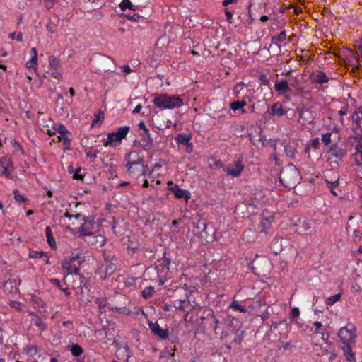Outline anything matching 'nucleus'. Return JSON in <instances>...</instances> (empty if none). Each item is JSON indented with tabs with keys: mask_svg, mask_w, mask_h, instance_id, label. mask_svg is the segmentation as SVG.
Wrapping results in <instances>:
<instances>
[{
	"mask_svg": "<svg viewBox=\"0 0 362 362\" xmlns=\"http://www.w3.org/2000/svg\"><path fill=\"white\" fill-rule=\"evenodd\" d=\"M127 172L132 178L138 179L146 174V165L144 158L139 155L136 151H131L124 157Z\"/></svg>",
	"mask_w": 362,
	"mask_h": 362,
	"instance_id": "nucleus-1",
	"label": "nucleus"
},
{
	"mask_svg": "<svg viewBox=\"0 0 362 362\" xmlns=\"http://www.w3.org/2000/svg\"><path fill=\"white\" fill-rule=\"evenodd\" d=\"M152 102L160 110L175 109L183 105V100L180 96L170 95L167 93L155 95Z\"/></svg>",
	"mask_w": 362,
	"mask_h": 362,
	"instance_id": "nucleus-2",
	"label": "nucleus"
},
{
	"mask_svg": "<svg viewBox=\"0 0 362 362\" xmlns=\"http://www.w3.org/2000/svg\"><path fill=\"white\" fill-rule=\"evenodd\" d=\"M352 130L358 136L362 137V107L357 108L352 116ZM354 155V163L359 168L358 170L362 173V146L357 148Z\"/></svg>",
	"mask_w": 362,
	"mask_h": 362,
	"instance_id": "nucleus-3",
	"label": "nucleus"
},
{
	"mask_svg": "<svg viewBox=\"0 0 362 362\" xmlns=\"http://www.w3.org/2000/svg\"><path fill=\"white\" fill-rule=\"evenodd\" d=\"M299 173L296 168H283L279 175V180L285 187L291 188L298 182Z\"/></svg>",
	"mask_w": 362,
	"mask_h": 362,
	"instance_id": "nucleus-4",
	"label": "nucleus"
},
{
	"mask_svg": "<svg viewBox=\"0 0 362 362\" xmlns=\"http://www.w3.org/2000/svg\"><path fill=\"white\" fill-rule=\"evenodd\" d=\"M338 337L344 345L354 344L356 337L355 326L348 323L346 326L339 329Z\"/></svg>",
	"mask_w": 362,
	"mask_h": 362,
	"instance_id": "nucleus-5",
	"label": "nucleus"
},
{
	"mask_svg": "<svg viewBox=\"0 0 362 362\" xmlns=\"http://www.w3.org/2000/svg\"><path fill=\"white\" fill-rule=\"evenodd\" d=\"M62 269L66 272V275L64 276L66 279L69 274H75L78 280H74L72 286L74 288H81L84 285L85 277L79 274L80 269L76 266H71L69 263L64 262L62 264Z\"/></svg>",
	"mask_w": 362,
	"mask_h": 362,
	"instance_id": "nucleus-6",
	"label": "nucleus"
},
{
	"mask_svg": "<svg viewBox=\"0 0 362 362\" xmlns=\"http://www.w3.org/2000/svg\"><path fill=\"white\" fill-rule=\"evenodd\" d=\"M245 165L243 163V158H239L238 160L233 161L224 168V172L228 176L233 177H238L243 173Z\"/></svg>",
	"mask_w": 362,
	"mask_h": 362,
	"instance_id": "nucleus-7",
	"label": "nucleus"
},
{
	"mask_svg": "<svg viewBox=\"0 0 362 362\" xmlns=\"http://www.w3.org/2000/svg\"><path fill=\"white\" fill-rule=\"evenodd\" d=\"M228 330L230 332L231 334L234 335L233 343L235 345H240L245 335V331L241 329L240 322L238 321L232 320L228 324Z\"/></svg>",
	"mask_w": 362,
	"mask_h": 362,
	"instance_id": "nucleus-8",
	"label": "nucleus"
},
{
	"mask_svg": "<svg viewBox=\"0 0 362 362\" xmlns=\"http://www.w3.org/2000/svg\"><path fill=\"white\" fill-rule=\"evenodd\" d=\"M168 188L170 191L173 192L176 199H184L187 203L191 198L189 191L181 189L178 185L173 184L172 181L168 182Z\"/></svg>",
	"mask_w": 362,
	"mask_h": 362,
	"instance_id": "nucleus-9",
	"label": "nucleus"
},
{
	"mask_svg": "<svg viewBox=\"0 0 362 362\" xmlns=\"http://www.w3.org/2000/svg\"><path fill=\"white\" fill-rule=\"evenodd\" d=\"M346 231L349 234L352 233L355 239H360L362 235V229L358 226V221L354 217L350 216L347 224Z\"/></svg>",
	"mask_w": 362,
	"mask_h": 362,
	"instance_id": "nucleus-10",
	"label": "nucleus"
},
{
	"mask_svg": "<svg viewBox=\"0 0 362 362\" xmlns=\"http://www.w3.org/2000/svg\"><path fill=\"white\" fill-rule=\"evenodd\" d=\"M50 74L56 79L62 78L61 65L58 58L54 55H51L48 59Z\"/></svg>",
	"mask_w": 362,
	"mask_h": 362,
	"instance_id": "nucleus-11",
	"label": "nucleus"
},
{
	"mask_svg": "<svg viewBox=\"0 0 362 362\" xmlns=\"http://www.w3.org/2000/svg\"><path fill=\"white\" fill-rule=\"evenodd\" d=\"M81 220L83 221V223L81 224V226L78 228V233L81 236H83L85 235L91 233L92 232L90 230L93 228L95 222L94 221L93 217L92 216H88L86 217L82 215L81 217Z\"/></svg>",
	"mask_w": 362,
	"mask_h": 362,
	"instance_id": "nucleus-12",
	"label": "nucleus"
},
{
	"mask_svg": "<svg viewBox=\"0 0 362 362\" xmlns=\"http://www.w3.org/2000/svg\"><path fill=\"white\" fill-rule=\"evenodd\" d=\"M267 113L270 117H280L287 113V110L286 107L283 106L281 103L276 102L272 105L268 106Z\"/></svg>",
	"mask_w": 362,
	"mask_h": 362,
	"instance_id": "nucleus-13",
	"label": "nucleus"
},
{
	"mask_svg": "<svg viewBox=\"0 0 362 362\" xmlns=\"http://www.w3.org/2000/svg\"><path fill=\"white\" fill-rule=\"evenodd\" d=\"M85 241L90 245L94 247H102L106 243V238L100 234L95 235L93 233L85 235Z\"/></svg>",
	"mask_w": 362,
	"mask_h": 362,
	"instance_id": "nucleus-14",
	"label": "nucleus"
},
{
	"mask_svg": "<svg viewBox=\"0 0 362 362\" xmlns=\"http://www.w3.org/2000/svg\"><path fill=\"white\" fill-rule=\"evenodd\" d=\"M148 325L151 332L156 337L161 339H165L169 335V330L168 328L163 329L157 322L149 321Z\"/></svg>",
	"mask_w": 362,
	"mask_h": 362,
	"instance_id": "nucleus-15",
	"label": "nucleus"
},
{
	"mask_svg": "<svg viewBox=\"0 0 362 362\" xmlns=\"http://www.w3.org/2000/svg\"><path fill=\"white\" fill-rule=\"evenodd\" d=\"M273 216L269 212H263L260 221V231L264 233H269L272 228Z\"/></svg>",
	"mask_w": 362,
	"mask_h": 362,
	"instance_id": "nucleus-16",
	"label": "nucleus"
},
{
	"mask_svg": "<svg viewBox=\"0 0 362 362\" xmlns=\"http://www.w3.org/2000/svg\"><path fill=\"white\" fill-rule=\"evenodd\" d=\"M12 166L11 160L8 157L0 158V175L7 178L11 177L9 168Z\"/></svg>",
	"mask_w": 362,
	"mask_h": 362,
	"instance_id": "nucleus-17",
	"label": "nucleus"
},
{
	"mask_svg": "<svg viewBox=\"0 0 362 362\" xmlns=\"http://www.w3.org/2000/svg\"><path fill=\"white\" fill-rule=\"evenodd\" d=\"M309 78L313 83L320 85H322L323 83H328L329 81V78H328L326 74L322 71L313 72L310 75Z\"/></svg>",
	"mask_w": 362,
	"mask_h": 362,
	"instance_id": "nucleus-18",
	"label": "nucleus"
},
{
	"mask_svg": "<svg viewBox=\"0 0 362 362\" xmlns=\"http://www.w3.org/2000/svg\"><path fill=\"white\" fill-rule=\"evenodd\" d=\"M274 89L280 95L286 93L290 90L288 81L284 78L276 81L274 84Z\"/></svg>",
	"mask_w": 362,
	"mask_h": 362,
	"instance_id": "nucleus-19",
	"label": "nucleus"
},
{
	"mask_svg": "<svg viewBox=\"0 0 362 362\" xmlns=\"http://www.w3.org/2000/svg\"><path fill=\"white\" fill-rule=\"evenodd\" d=\"M30 54L31 59L26 62V67L28 69H33L36 71L37 69V52L36 48H31Z\"/></svg>",
	"mask_w": 362,
	"mask_h": 362,
	"instance_id": "nucleus-20",
	"label": "nucleus"
},
{
	"mask_svg": "<svg viewBox=\"0 0 362 362\" xmlns=\"http://www.w3.org/2000/svg\"><path fill=\"white\" fill-rule=\"evenodd\" d=\"M122 141V140L116 132H112L107 134V139L104 141L103 145L106 147L116 146L117 144H119Z\"/></svg>",
	"mask_w": 362,
	"mask_h": 362,
	"instance_id": "nucleus-21",
	"label": "nucleus"
},
{
	"mask_svg": "<svg viewBox=\"0 0 362 362\" xmlns=\"http://www.w3.org/2000/svg\"><path fill=\"white\" fill-rule=\"evenodd\" d=\"M328 152L334 158L341 159L346 155V151L339 148L337 145H331Z\"/></svg>",
	"mask_w": 362,
	"mask_h": 362,
	"instance_id": "nucleus-22",
	"label": "nucleus"
},
{
	"mask_svg": "<svg viewBox=\"0 0 362 362\" xmlns=\"http://www.w3.org/2000/svg\"><path fill=\"white\" fill-rule=\"evenodd\" d=\"M45 234L47 238V241L49 246L52 249L57 248V244L55 240L52 235V228L50 226H47L45 228Z\"/></svg>",
	"mask_w": 362,
	"mask_h": 362,
	"instance_id": "nucleus-23",
	"label": "nucleus"
},
{
	"mask_svg": "<svg viewBox=\"0 0 362 362\" xmlns=\"http://www.w3.org/2000/svg\"><path fill=\"white\" fill-rule=\"evenodd\" d=\"M192 139V136L190 134H184V133H180L178 134L176 137L175 138L176 143L178 145L182 144L186 145L189 144V142Z\"/></svg>",
	"mask_w": 362,
	"mask_h": 362,
	"instance_id": "nucleus-24",
	"label": "nucleus"
},
{
	"mask_svg": "<svg viewBox=\"0 0 362 362\" xmlns=\"http://www.w3.org/2000/svg\"><path fill=\"white\" fill-rule=\"evenodd\" d=\"M141 141L144 142L143 148L145 151H148L153 148V139L151 136L150 132L148 134H144L142 135Z\"/></svg>",
	"mask_w": 362,
	"mask_h": 362,
	"instance_id": "nucleus-25",
	"label": "nucleus"
},
{
	"mask_svg": "<svg viewBox=\"0 0 362 362\" xmlns=\"http://www.w3.org/2000/svg\"><path fill=\"white\" fill-rule=\"evenodd\" d=\"M282 145L284 148V152L286 155L291 158L294 159L296 158V148L293 146L288 144L282 143Z\"/></svg>",
	"mask_w": 362,
	"mask_h": 362,
	"instance_id": "nucleus-26",
	"label": "nucleus"
},
{
	"mask_svg": "<svg viewBox=\"0 0 362 362\" xmlns=\"http://www.w3.org/2000/svg\"><path fill=\"white\" fill-rule=\"evenodd\" d=\"M186 303V300L184 299V300H174L173 303V306L176 309V310H181L184 313H185V317H187L188 314H189V311H187L186 310V307L185 305V303Z\"/></svg>",
	"mask_w": 362,
	"mask_h": 362,
	"instance_id": "nucleus-27",
	"label": "nucleus"
},
{
	"mask_svg": "<svg viewBox=\"0 0 362 362\" xmlns=\"http://www.w3.org/2000/svg\"><path fill=\"white\" fill-rule=\"evenodd\" d=\"M119 7L122 11L127 9L135 11L137 8V6L134 5L129 0H122L119 4Z\"/></svg>",
	"mask_w": 362,
	"mask_h": 362,
	"instance_id": "nucleus-28",
	"label": "nucleus"
},
{
	"mask_svg": "<svg viewBox=\"0 0 362 362\" xmlns=\"http://www.w3.org/2000/svg\"><path fill=\"white\" fill-rule=\"evenodd\" d=\"M209 161L210 168L213 169L221 168L224 171V168H226V165H224V163L220 159L211 158H210Z\"/></svg>",
	"mask_w": 362,
	"mask_h": 362,
	"instance_id": "nucleus-29",
	"label": "nucleus"
},
{
	"mask_svg": "<svg viewBox=\"0 0 362 362\" xmlns=\"http://www.w3.org/2000/svg\"><path fill=\"white\" fill-rule=\"evenodd\" d=\"M116 271V263L115 262H110L109 264H106L105 272V276H101V279L103 280L107 278V276L112 275Z\"/></svg>",
	"mask_w": 362,
	"mask_h": 362,
	"instance_id": "nucleus-30",
	"label": "nucleus"
},
{
	"mask_svg": "<svg viewBox=\"0 0 362 362\" xmlns=\"http://www.w3.org/2000/svg\"><path fill=\"white\" fill-rule=\"evenodd\" d=\"M351 345V344H348L344 346V353L347 361L350 362H356Z\"/></svg>",
	"mask_w": 362,
	"mask_h": 362,
	"instance_id": "nucleus-31",
	"label": "nucleus"
},
{
	"mask_svg": "<svg viewBox=\"0 0 362 362\" xmlns=\"http://www.w3.org/2000/svg\"><path fill=\"white\" fill-rule=\"evenodd\" d=\"M49 281L51 284L59 288L66 296H69L71 295V292L67 288H63L62 286L61 282L58 279L52 278L49 279Z\"/></svg>",
	"mask_w": 362,
	"mask_h": 362,
	"instance_id": "nucleus-32",
	"label": "nucleus"
},
{
	"mask_svg": "<svg viewBox=\"0 0 362 362\" xmlns=\"http://www.w3.org/2000/svg\"><path fill=\"white\" fill-rule=\"evenodd\" d=\"M247 85L243 81L237 83L233 88V94L235 98H238L242 90H243Z\"/></svg>",
	"mask_w": 362,
	"mask_h": 362,
	"instance_id": "nucleus-33",
	"label": "nucleus"
},
{
	"mask_svg": "<svg viewBox=\"0 0 362 362\" xmlns=\"http://www.w3.org/2000/svg\"><path fill=\"white\" fill-rule=\"evenodd\" d=\"M40 351V349L37 346H27L23 349L24 353H25L28 356L34 357L37 352Z\"/></svg>",
	"mask_w": 362,
	"mask_h": 362,
	"instance_id": "nucleus-34",
	"label": "nucleus"
},
{
	"mask_svg": "<svg viewBox=\"0 0 362 362\" xmlns=\"http://www.w3.org/2000/svg\"><path fill=\"white\" fill-rule=\"evenodd\" d=\"M70 351L74 356L78 357L83 353V349L79 344H76L71 346Z\"/></svg>",
	"mask_w": 362,
	"mask_h": 362,
	"instance_id": "nucleus-35",
	"label": "nucleus"
},
{
	"mask_svg": "<svg viewBox=\"0 0 362 362\" xmlns=\"http://www.w3.org/2000/svg\"><path fill=\"white\" fill-rule=\"evenodd\" d=\"M130 131V127L129 126H122L118 128V129L115 132L119 136V138L122 140L126 138L127 135Z\"/></svg>",
	"mask_w": 362,
	"mask_h": 362,
	"instance_id": "nucleus-36",
	"label": "nucleus"
},
{
	"mask_svg": "<svg viewBox=\"0 0 362 362\" xmlns=\"http://www.w3.org/2000/svg\"><path fill=\"white\" fill-rule=\"evenodd\" d=\"M13 195H14V199L17 202H24L25 204H28L29 200L27 199V197L22 194L18 189H15L13 191Z\"/></svg>",
	"mask_w": 362,
	"mask_h": 362,
	"instance_id": "nucleus-37",
	"label": "nucleus"
},
{
	"mask_svg": "<svg viewBox=\"0 0 362 362\" xmlns=\"http://www.w3.org/2000/svg\"><path fill=\"white\" fill-rule=\"evenodd\" d=\"M286 39V33L285 30L281 31L278 35L273 36L272 42L274 44L279 45V42L285 41Z\"/></svg>",
	"mask_w": 362,
	"mask_h": 362,
	"instance_id": "nucleus-38",
	"label": "nucleus"
},
{
	"mask_svg": "<svg viewBox=\"0 0 362 362\" xmlns=\"http://www.w3.org/2000/svg\"><path fill=\"white\" fill-rule=\"evenodd\" d=\"M230 308L235 310L240 313H246L247 308L244 305H240L237 300H233L230 305Z\"/></svg>",
	"mask_w": 362,
	"mask_h": 362,
	"instance_id": "nucleus-39",
	"label": "nucleus"
},
{
	"mask_svg": "<svg viewBox=\"0 0 362 362\" xmlns=\"http://www.w3.org/2000/svg\"><path fill=\"white\" fill-rule=\"evenodd\" d=\"M33 320L34 325L38 327L39 329H40L41 331H44L47 329V325L45 322L40 317L37 316Z\"/></svg>",
	"mask_w": 362,
	"mask_h": 362,
	"instance_id": "nucleus-40",
	"label": "nucleus"
},
{
	"mask_svg": "<svg viewBox=\"0 0 362 362\" xmlns=\"http://www.w3.org/2000/svg\"><path fill=\"white\" fill-rule=\"evenodd\" d=\"M110 310L113 311V312H117V313H122V314H124V315H129L131 314V310L127 308L126 306H123V307H117V306H114V307H111L110 308Z\"/></svg>",
	"mask_w": 362,
	"mask_h": 362,
	"instance_id": "nucleus-41",
	"label": "nucleus"
},
{
	"mask_svg": "<svg viewBox=\"0 0 362 362\" xmlns=\"http://www.w3.org/2000/svg\"><path fill=\"white\" fill-rule=\"evenodd\" d=\"M175 346H173L172 349L168 350V349H165L160 353V358L166 357L168 359L173 357L175 355Z\"/></svg>",
	"mask_w": 362,
	"mask_h": 362,
	"instance_id": "nucleus-42",
	"label": "nucleus"
},
{
	"mask_svg": "<svg viewBox=\"0 0 362 362\" xmlns=\"http://www.w3.org/2000/svg\"><path fill=\"white\" fill-rule=\"evenodd\" d=\"M154 288L153 286L146 287L141 292V296L144 298L148 299L151 297L154 293Z\"/></svg>",
	"mask_w": 362,
	"mask_h": 362,
	"instance_id": "nucleus-43",
	"label": "nucleus"
},
{
	"mask_svg": "<svg viewBox=\"0 0 362 362\" xmlns=\"http://www.w3.org/2000/svg\"><path fill=\"white\" fill-rule=\"evenodd\" d=\"M340 297H341V295L339 293L329 296L326 298L325 303H326V305L331 306V305H334L335 303H337L338 300H339Z\"/></svg>",
	"mask_w": 362,
	"mask_h": 362,
	"instance_id": "nucleus-44",
	"label": "nucleus"
},
{
	"mask_svg": "<svg viewBox=\"0 0 362 362\" xmlns=\"http://www.w3.org/2000/svg\"><path fill=\"white\" fill-rule=\"evenodd\" d=\"M28 256L31 259H41L45 256V252L30 250Z\"/></svg>",
	"mask_w": 362,
	"mask_h": 362,
	"instance_id": "nucleus-45",
	"label": "nucleus"
},
{
	"mask_svg": "<svg viewBox=\"0 0 362 362\" xmlns=\"http://www.w3.org/2000/svg\"><path fill=\"white\" fill-rule=\"evenodd\" d=\"M121 17H123V18H125L128 20H130L132 21H134V22H136L139 20L140 18V15L139 13H133V14H130V13H122L120 15Z\"/></svg>",
	"mask_w": 362,
	"mask_h": 362,
	"instance_id": "nucleus-46",
	"label": "nucleus"
},
{
	"mask_svg": "<svg viewBox=\"0 0 362 362\" xmlns=\"http://www.w3.org/2000/svg\"><path fill=\"white\" fill-rule=\"evenodd\" d=\"M300 315V310L298 307H293L291 308V314H290V320L291 322L296 321V318L299 317Z\"/></svg>",
	"mask_w": 362,
	"mask_h": 362,
	"instance_id": "nucleus-47",
	"label": "nucleus"
},
{
	"mask_svg": "<svg viewBox=\"0 0 362 362\" xmlns=\"http://www.w3.org/2000/svg\"><path fill=\"white\" fill-rule=\"evenodd\" d=\"M321 139L325 146H329L332 141V132H326L322 134Z\"/></svg>",
	"mask_w": 362,
	"mask_h": 362,
	"instance_id": "nucleus-48",
	"label": "nucleus"
},
{
	"mask_svg": "<svg viewBox=\"0 0 362 362\" xmlns=\"http://www.w3.org/2000/svg\"><path fill=\"white\" fill-rule=\"evenodd\" d=\"M257 79H258L259 83L261 85L269 86V84H270L269 78H268V77L267 76V75H266V74H259V75L257 76Z\"/></svg>",
	"mask_w": 362,
	"mask_h": 362,
	"instance_id": "nucleus-49",
	"label": "nucleus"
},
{
	"mask_svg": "<svg viewBox=\"0 0 362 362\" xmlns=\"http://www.w3.org/2000/svg\"><path fill=\"white\" fill-rule=\"evenodd\" d=\"M55 130L57 132L60 133L61 136L65 134H70V132L67 130L66 127L62 124H59L58 127L55 128Z\"/></svg>",
	"mask_w": 362,
	"mask_h": 362,
	"instance_id": "nucleus-50",
	"label": "nucleus"
},
{
	"mask_svg": "<svg viewBox=\"0 0 362 362\" xmlns=\"http://www.w3.org/2000/svg\"><path fill=\"white\" fill-rule=\"evenodd\" d=\"M103 258L104 262L106 264L114 262L113 261L115 260V256L112 255H107L105 250H103Z\"/></svg>",
	"mask_w": 362,
	"mask_h": 362,
	"instance_id": "nucleus-51",
	"label": "nucleus"
},
{
	"mask_svg": "<svg viewBox=\"0 0 362 362\" xmlns=\"http://www.w3.org/2000/svg\"><path fill=\"white\" fill-rule=\"evenodd\" d=\"M46 28L48 32L54 33L56 31V25L52 21L49 20L46 25Z\"/></svg>",
	"mask_w": 362,
	"mask_h": 362,
	"instance_id": "nucleus-52",
	"label": "nucleus"
},
{
	"mask_svg": "<svg viewBox=\"0 0 362 362\" xmlns=\"http://www.w3.org/2000/svg\"><path fill=\"white\" fill-rule=\"evenodd\" d=\"M313 325L315 327V333H319V334H322V339L325 340V338H324V334L322 332H321L320 331V329L322 328V325L320 322H315L313 323Z\"/></svg>",
	"mask_w": 362,
	"mask_h": 362,
	"instance_id": "nucleus-53",
	"label": "nucleus"
},
{
	"mask_svg": "<svg viewBox=\"0 0 362 362\" xmlns=\"http://www.w3.org/2000/svg\"><path fill=\"white\" fill-rule=\"evenodd\" d=\"M230 107L232 110L236 111L240 110L242 111V107L240 105L239 100L233 101L230 103Z\"/></svg>",
	"mask_w": 362,
	"mask_h": 362,
	"instance_id": "nucleus-54",
	"label": "nucleus"
},
{
	"mask_svg": "<svg viewBox=\"0 0 362 362\" xmlns=\"http://www.w3.org/2000/svg\"><path fill=\"white\" fill-rule=\"evenodd\" d=\"M64 216L67 217L70 220L72 218H75L76 219L81 221V217L82 216V215L81 214H78V213L76 214H72L69 211H66L64 213Z\"/></svg>",
	"mask_w": 362,
	"mask_h": 362,
	"instance_id": "nucleus-55",
	"label": "nucleus"
},
{
	"mask_svg": "<svg viewBox=\"0 0 362 362\" xmlns=\"http://www.w3.org/2000/svg\"><path fill=\"white\" fill-rule=\"evenodd\" d=\"M81 170V168L78 167L76 168V170L74 173L73 178L74 180H82L83 179V176L81 175L79 173Z\"/></svg>",
	"mask_w": 362,
	"mask_h": 362,
	"instance_id": "nucleus-56",
	"label": "nucleus"
},
{
	"mask_svg": "<svg viewBox=\"0 0 362 362\" xmlns=\"http://www.w3.org/2000/svg\"><path fill=\"white\" fill-rule=\"evenodd\" d=\"M326 182H327V187L330 190H332V189H334L335 187H337L339 185L338 179L333 182L328 181L326 180Z\"/></svg>",
	"mask_w": 362,
	"mask_h": 362,
	"instance_id": "nucleus-57",
	"label": "nucleus"
},
{
	"mask_svg": "<svg viewBox=\"0 0 362 362\" xmlns=\"http://www.w3.org/2000/svg\"><path fill=\"white\" fill-rule=\"evenodd\" d=\"M69 134H65V135H62L60 137H59V139L60 140H62L63 141V143L64 145H66V146H69L71 144V139H69V137L68 136Z\"/></svg>",
	"mask_w": 362,
	"mask_h": 362,
	"instance_id": "nucleus-58",
	"label": "nucleus"
},
{
	"mask_svg": "<svg viewBox=\"0 0 362 362\" xmlns=\"http://www.w3.org/2000/svg\"><path fill=\"white\" fill-rule=\"evenodd\" d=\"M139 247L137 246H134L131 243L128 245L127 250L129 253L134 254L137 252Z\"/></svg>",
	"mask_w": 362,
	"mask_h": 362,
	"instance_id": "nucleus-59",
	"label": "nucleus"
},
{
	"mask_svg": "<svg viewBox=\"0 0 362 362\" xmlns=\"http://www.w3.org/2000/svg\"><path fill=\"white\" fill-rule=\"evenodd\" d=\"M230 335H231L230 332L228 330V329L226 331H222L220 335V339L225 340Z\"/></svg>",
	"mask_w": 362,
	"mask_h": 362,
	"instance_id": "nucleus-60",
	"label": "nucleus"
},
{
	"mask_svg": "<svg viewBox=\"0 0 362 362\" xmlns=\"http://www.w3.org/2000/svg\"><path fill=\"white\" fill-rule=\"evenodd\" d=\"M96 303L98 304L100 309H102L106 305L107 301L104 298H98L97 299Z\"/></svg>",
	"mask_w": 362,
	"mask_h": 362,
	"instance_id": "nucleus-61",
	"label": "nucleus"
},
{
	"mask_svg": "<svg viewBox=\"0 0 362 362\" xmlns=\"http://www.w3.org/2000/svg\"><path fill=\"white\" fill-rule=\"evenodd\" d=\"M348 113V106H343L341 110L339 111L338 114L340 117H343L344 115H347Z\"/></svg>",
	"mask_w": 362,
	"mask_h": 362,
	"instance_id": "nucleus-62",
	"label": "nucleus"
},
{
	"mask_svg": "<svg viewBox=\"0 0 362 362\" xmlns=\"http://www.w3.org/2000/svg\"><path fill=\"white\" fill-rule=\"evenodd\" d=\"M139 128L144 132L145 134H148L149 129L146 127L144 122H140L138 124Z\"/></svg>",
	"mask_w": 362,
	"mask_h": 362,
	"instance_id": "nucleus-63",
	"label": "nucleus"
},
{
	"mask_svg": "<svg viewBox=\"0 0 362 362\" xmlns=\"http://www.w3.org/2000/svg\"><path fill=\"white\" fill-rule=\"evenodd\" d=\"M225 16L226 17V21L229 23H231V19L233 18V13L228 9H226L225 11Z\"/></svg>",
	"mask_w": 362,
	"mask_h": 362,
	"instance_id": "nucleus-64",
	"label": "nucleus"
}]
</instances>
